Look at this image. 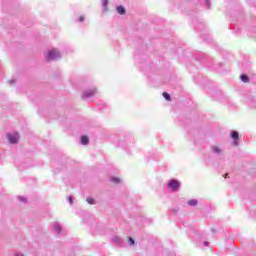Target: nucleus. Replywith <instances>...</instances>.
<instances>
[{"instance_id":"nucleus-12","label":"nucleus","mask_w":256,"mask_h":256,"mask_svg":"<svg viewBox=\"0 0 256 256\" xmlns=\"http://www.w3.org/2000/svg\"><path fill=\"white\" fill-rule=\"evenodd\" d=\"M111 181H113V183H120L121 182V180L119 178H117V177H113L111 179Z\"/></svg>"},{"instance_id":"nucleus-1","label":"nucleus","mask_w":256,"mask_h":256,"mask_svg":"<svg viewBox=\"0 0 256 256\" xmlns=\"http://www.w3.org/2000/svg\"><path fill=\"white\" fill-rule=\"evenodd\" d=\"M6 139L9 141V143L15 144L19 141V133H13V134H7Z\"/></svg>"},{"instance_id":"nucleus-2","label":"nucleus","mask_w":256,"mask_h":256,"mask_svg":"<svg viewBox=\"0 0 256 256\" xmlns=\"http://www.w3.org/2000/svg\"><path fill=\"white\" fill-rule=\"evenodd\" d=\"M168 186L170 187V189H172V191H179V187H181L179 181L177 180H170Z\"/></svg>"},{"instance_id":"nucleus-16","label":"nucleus","mask_w":256,"mask_h":256,"mask_svg":"<svg viewBox=\"0 0 256 256\" xmlns=\"http://www.w3.org/2000/svg\"><path fill=\"white\" fill-rule=\"evenodd\" d=\"M107 3H108V0H103L104 5H107Z\"/></svg>"},{"instance_id":"nucleus-6","label":"nucleus","mask_w":256,"mask_h":256,"mask_svg":"<svg viewBox=\"0 0 256 256\" xmlns=\"http://www.w3.org/2000/svg\"><path fill=\"white\" fill-rule=\"evenodd\" d=\"M240 79H241V81H243V83H249V76L248 75L243 74V75L240 76Z\"/></svg>"},{"instance_id":"nucleus-17","label":"nucleus","mask_w":256,"mask_h":256,"mask_svg":"<svg viewBox=\"0 0 256 256\" xmlns=\"http://www.w3.org/2000/svg\"><path fill=\"white\" fill-rule=\"evenodd\" d=\"M69 201H70V203H73V198L69 197Z\"/></svg>"},{"instance_id":"nucleus-10","label":"nucleus","mask_w":256,"mask_h":256,"mask_svg":"<svg viewBox=\"0 0 256 256\" xmlns=\"http://www.w3.org/2000/svg\"><path fill=\"white\" fill-rule=\"evenodd\" d=\"M163 97H164V99H165L166 101H171V96L169 95V93L164 92V93H163Z\"/></svg>"},{"instance_id":"nucleus-18","label":"nucleus","mask_w":256,"mask_h":256,"mask_svg":"<svg viewBox=\"0 0 256 256\" xmlns=\"http://www.w3.org/2000/svg\"><path fill=\"white\" fill-rule=\"evenodd\" d=\"M228 177H229V174H226V175H225V179H227Z\"/></svg>"},{"instance_id":"nucleus-7","label":"nucleus","mask_w":256,"mask_h":256,"mask_svg":"<svg viewBox=\"0 0 256 256\" xmlns=\"http://www.w3.org/2000/svg\"><path fill=\"white\" fill-rule=\"evenodd\" d=\"M81 143H82V145H87L89 143V137L82 136L81 137Z\"/></svg>"},{"instance_id":"nucleus-3","label":"nucleus","mask_w":256,"mask_h":256,"mask_svg":"<svg viewBox=\"0 0 256 256\" xmlns=\"http://www.w3.org/2000/svg\"><path fill=\"white\" fill-rule=\"evenodd\" d=\"M60 55L57 50H52L48 53L47 59L48 61H53V59H59Z\"/></svg>"},{"instance_id":"nucleus-15","label":"nucleus","mask_w":256,"mask_h":256,"mask_svg":"<svg viewBox=\"0 0 256 256\" xmlns=\"http://www.w3.org/2000/svg\"><path fill=\"white\" fill-rule=\"evenodd\" d=\"M214 152H215V153H221V149H219V147L216 146V147L214 148Z\"/></svg>"},{"instance_id":"nucleus-8","label":"nucleus","mask_w":256,"mask_h":256,"mask_svg":"<svg viewBox=\"0 0 256 256\" xmlns=\"http://www.w3.org/2000/svg\"><path fill=\"white\" fill-rule=\"evenodd\" d=\"M188 205H190L191 207L197 206V200L196 199L189 200Z\"/></svg>"},{"instance_id":"nucleus-19","label":"nucleus","mask_w":256,"mask_h":256,"mask_svg":"<svg viewBox=\"0 0 256 256\" xmlns=\"http://www.w3.org/2000/svg\"><path fill=\"white\" fill-rule=\"evenodd\" d=\"M57 229H58V231H61V229L59 228V226H57Z\"/></svg>"},{"instance_id":"nucleus-14","label":"nucleus","mask_w":256,"mask_h":256,"mask_svg":"<svg viewBox=\"0 0 256 256\" xmlns=\"http://www.w3.org/2000/svg\"><path fill=\"white\" fill-rule=\"evenodd\" d=\"M128 242L130 243V245H135V240H133V238H129Z\"/></svg>"},{"instance_id":"nucleus-4","label":"nucleus","mask_w":256,"mask_h":256,"mask_svg":"<svg viewBox=\"0 0 256 256\" xmlns=\"http://www.w3.org/2000/svg\"><path fill=\"white\" fill-rule=\"evenodd\" d=\"M116 10H117V13H119V15H125V13H126L125 7H123V6H118L116 8Z\"/></svg>"},{"instance_id":"nucleus-5","label":"nucleus","mask_w":256,"mask_h":256,"mask_svg":"<svg viewBox=\"0 0 256 256\" xmlns=\"http://www.w3.org/2000/svg\"><path fill=\"white\" fill-rule=\"evenodd\" d=\"M96 93H97V90L93 89V90H90L88 92H85L84 93V97H91V96H93Z\"/></svg>"},{"instance_id":"nucleus-9","label":"nucleus","mask_w":256,"mask_h":256,"mask_svg":"<svg viewBox=\"0 0 256 256\" xmlns=\"http://www.w3.org/2000/svg\"><path fill=\"white\" fill-rule=\"evenodd\" d=\"M231 137L232 139H239V133H237V131H232Z\"/></svg>"},{"instance_id":"nucleus-13","label":"nucleus","mask_w":256,"mask_h":256,"mask_svg":"<svg viewBox=\"0 0 256 256\" xmlns=\"http://www.w3.org/2000/svg\"><path fill=\"white\" fill-rule=\"evenodd\" d=\"M78 21H79L80 23H83V21H85V16H79V17H78Z\"/></svg>"},{"instance_id":"nucleus-11","label":"nucleus","mask_w":256,"mask_h":256,"mask_svg":"<svg viewBox=\"0 0 256 256\" xmlns=\"http://www.w3.org/2000/svg\"><path fill=\"white\" fill-rule=\"evenodd\" d=\"M87 203H89V205H95V199L91 198V197H88L86 199Z\"/></svg>"}]
</instances>
